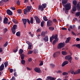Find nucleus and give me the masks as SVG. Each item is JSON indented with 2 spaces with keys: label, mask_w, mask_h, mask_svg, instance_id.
<instances>
[{
  "label": "nucleus",
  "mask_w": 80,
  "mask_h": 80,
  "mask_svg": "<svg viewBox=\"0 0 80 80\" xmlns=\"http://www.w3.org/2000/svg\"><path fill=\"white\" fill-rule=\"evenodd\" d=\"M32 9V6H28L26 9H24V13L25 15H27L28 12H29L30 10Z\"/></svg>",
  "instance_id": "nucleus-1"
},
{
  "label": "nucleus",
  "mask_w": 80,
  "mask_h": 80,
  "mask_svg": "<svg viewBox=\"0 0 80 80\" xmlns=\"http://www.w3.org/2000/svg\"><path fill=\"white\" fill-rule=\"evenodd\" d=\"M66 10H69L71 8V4L70 3L63 5Z\"/></svg>",
  "instance_id": "nucleus-2"
},
{
  "label": "nucleus",
  "mask_w": 80,
  "mask_h": 80,
  "mask_svg": "<svg viewBox=\"0 0 80 80\" xmlns=\"http://www.w3.org/2000/svg\"><path fill=\"white\" fill-rule=\"evenodd\" d=\"M65 60H68V61L71 63H72V58L71 56L68 55L66 56L65 57Z\"/></svg>",
  "instance_id": "nucleus-3"
},
{
  "label": "nucleus",
  "mask_w": 80,
  "mask_h": 80,
  "mask_svg": "<svg viewBox=\"0 0 80 80\" xmlns=\"http://www.w3.org/2000/svg\"><path fill=\"white\" fill-rule=\"evenodd\" d=\"M57 35L56 34L55 35H52V37H50V42H52V40L54 39V38L55 39V40H58V38H57Z\"/></svg>",
  "instance_id": "nucleus-4"
},
{
  "label": "nucleus",
  "mask_w": 80,
  "mask_h": 80,
  "mask_svg": "<svg viewBox=\"0 0 80 80\" xmlns=\"http://www.w3.org/2000/svg\"><path fill=\"white\" fill-rule=\"evenodd\" d=\"M64 47V44L63 43H60L58 45V49H61Z\"/></svg>",
  "instance_id": "nucleus-5"
},
{
  "label": "nucleus",
  "mask_w": 80,
  "mask_h": 80,
  "mask_svg": "<svg viewBox=\"0 0 80 80\" xmlns=\"http://www.w3.org/2000/svg\"><path fill=\"white\" fill-rule=\"evenodd\" d=\"M34 70L35 71V72H37L39 73H41V70H40V69L39 68H35L34 69Z\"/></svg>",
  "instance_id": "nucleus-6"
},
{
  "label": "nucleus",
  "mask_w": 80,
  "mask_h": 80,
  "mask_svg": "<svg viewBox=\"0 0 80 80\" xmlns=\"http://www.w3.org/2000/svg\"><path fill=\"white\" fill-rule=\"evenodd\" d=\"M34 18H35V20L38 23H40V20L38 17L37 16H35L34 17Z\"/></svg>",
  "instance_id": "nucleus-7"
},
{
  "label": "nucleus",
  "mask_w": 80,
  "mask_h": 80,
  "mask_svg": "<svg viewBox=\"0 0 80 80\" xmlns=\"http://www.w3.org/2000/svg\"><path fill=\"white\" fill-rule=\"evenodd\" d=\"M52 22L51 20H48L47 22V26L48 27H50L51 25H52Z\"/></svg>",
  "instance_id": "nucleus-8"
},
{
  "label": "nucleus",
  "mask_w": 80,
  "mask_h": 80,
  "mask_svg": "<svg viewBox=\"0 0 80 80\" xmlns=\"http://www.w3.org/2000/svg\"><path fill=\"white\" fill-rule=\"evenodd\" d=\"M56 80V78L52 77H50V76L48 77L47 78V79H46V80Z\"/></svg>",
  "instance_id": "nucleus-9"
},
{
  "label": "nucleus",
  "mask_w": 80,
  "mask_h": 80,
  "mask_svg": "<svg viewBox=\"0 0 80 80\" xmlns=\"http://www.w3.org/2000/svg\"><path fill=\"white\" fill-rule=\"evenodd\" d=\"M6 12L9 15H12V12L9 9L7 10Z\"/></svg>",
  "instance_id": "nucleus-10"
},
{
  "label": "nucleus",
  "mask_w": 80,
  "mask_h": 80,
  "mask_svg": "<svg viewBox=\"0 0 80 80\" xmlns=\"http://www.w3.org/2000/svg\"><path fill=\"white\" fill-rule=\"evenodd\" d=\"M68 63V61H65L62 64V67H64L66 65H67Z\"/></svg>",
  "instance_id": "nucleus-11"
},
{
  "label": "nucleus",
  "mask_w": 80,
  "mask_h": 80,
  "mask_svg": "<svg viewBox=\"0 0 80 80\" xmlns=\"http://www.w3.org/2000/svg\"><path fill=\"white\" fill-rule=\"evenodd\" d=\"M22 20L23 22V25L24 26H25L26 23H27V19H22Z\"/></svg>",
  "instance_id": "nucleus-12"
},
{
  "label": "nucleus",
  "mask_w": 80,
  "mask_h": 80,
  "mask_svg": "<svg viewBox=\"0 0 80 80\" xmlns=\"http://www.w3.org/2000/svg\"><path fill=\"white\" fill-rule=\"evenodd\" d=\"M3 23L5 24H7L8 23V18H4L3 21Z\"/></svg>",
  "instance_id": "nucleus-13"
},
{
  "label": "nucleus",
  "mask_w": 80,
  "mask_h": 80,
  "mask_svg": "<svg viewBox=\"0 0 80 80\" xmlns=\"http://www.w3.org/2000/svg\"><path fill=\"white\" fill-rule=\"evenodd\" d=\"M4 64H2L0 67V71H2V70H3V69H4Z\"/></svg>",
  "instance_id": "nucleus-14"
},
{
  "label": "nucleus",
  "mask_w": 80,
  "mask_h": 80,
  "mask_svg": "<svg viewBox=\"0 0 80 80\" xmlns=\"http://www.w3.org/2000/svg\"><path fill=\"white\" fill-rule=\"evenodd\" d=\"M69 72H70L71 74H73L74 75H75V74H76V72H74V71L72 69H71L70 70Z\"/></svg>",
  "instance_id": "nucleus-15"
},
{
  "label": "nucleus",
  "mask_w": 80,
  "mask_h": 80,
  "mask_svg": "<svg viewBox=\"0 0 80 80\" xmlns=\"http://www.w3.org/2000/svg\"><path fill=\"white\" fill-rule=\"evenodd\" d=\"M68 0H62V3L63 5H64V4L67 3Z\"/></svg>",
  "instance_id": "nucleus-16"
},
{
  "label": "nucleus",
  "mask_w": 80,
  "mask_h": 80,
  "mask_svg": "<svg viewBox=\"0 0 80 80\" xmlns=\"http://www.w3.org/2000/svg\"><path fill=\"white\" fill-rule=\"evenodd\" d=\"M38 9L41 10V11H43V7L42 6L39 5Z\"/></svg>",
  "instance_id": "nucleus-17"
},
{
  "label": "nucleus",
  "mask_w": 80,
  "mask_h": 80,
  "mask_svg": "<svg viewBox=\"0 0 80 80\" xmlns=\"http://www.w3.org/2000/svg\"><path fill=\"white\" fill-rule=\"evenodd\" d=\"M60 51H58L55 52L53 55V56L54 57H55V55H58V54H60Z\"/></svg>",
  "instance_id": "nucleus-18"
},
{
  "label": "nucleus",
  "mask_w": 80,
  "mask_h": 80,
  "mask_svg": "<svg viewBox=\"0 0 80 80\" xmlns=\"http://www.w3.org/2000/svg\"><path fill=\"white\" fill-rule=\"evenodd\" d=\"M44 40L45 42H48V36H46L44 38Z\"/></svg>",
  "instance_id": "nucleus-19"
},
{
  "label": "nucleus",
  "mask_w": 80,
  "mask_h": 80,
  "mask_svg": "<svg viewBox=\"0 0 80 80\" xmlns=\"http://www.w3.org/2000/svg\"><path fill=\"white\" fill-rule=\"evenodd\" d=\"M72 11L73 12H75L77 11V8H76V6H73V7L72 8Z\"/></svg>",
  "instance_id": "nucleus-20"
},
{
  "label": "nucleus",
  "mask_w": 80,
  "mask_h": 80,
  "mask_svg": "<svg viewBox=\"0 0 80 80\" xmlns=\"http://www.w3.org/2000/svg\"><path fill=\"white\" fill-rule=\"evenodd\" d=\"M71 39V38L68 37L67 38V40L66 41L65 43H68L69 42V41H70V40Z\"/></svg>",
  "instance_id": "nucleus-21"
},
{
  "label": "nucleus",
  "mask_w": 80,
  "mask_h": 80,
  "mask_svg": "<svg viewBox=\"0 0 80 80\" xmlns=\"http://www.w3.org/2000/svg\"><path fill=\"white\" fill-rule=\"evenodd\" d=\"M62 53L63 55H67V52L66 51H62Z\"/></svg>",
  "instance_id": "nucleus-22"
},
{
  "label": "nucleus",
  "mask_w": 80,
  "mask_h": 80,
  "mask_svg": "<svg viewBox=\"0 0 80 80\" xmlns=\"http://www.w3.org/2000/svg\"><path fill=\"white\" fill-rule=\"evenodd\" d=\"M12 21L13 23H15V24H17V23H18V21H17V20L15 19H13L12 20Z\"/></svg>",
  "instance_id": "nucleus-23"
},
{
  "label": "nucleus",
  "mask_w": 80,
  "mask_h": 80,
  "mask_svg": "<svg viewBox=\"0 0 80 80\" xmlns=\"http://www.w3.org/2000/svg\"><path fill=\"white\" fill-rule=\"evenodd\" d=\"M49 29L50 30L53 31V30H54V29H55V28L54 27H50L49 28Z\"/></svg>",
  "instance_id": "nucleus-24"
},
{
  "label": "nucleus",
  "mask_w": 80,
  "mask_h": 80,
  "mask_svg": "<svg viewBox=\"0 0 80 80\" xmlns=\"http://www.w3.org/2000/svg\"><path fill=\"white\" fill-rule=\"evenodd\" d=\"M73 3L74 5L73 6H76V5L77 3V1H76V0H74L73 2Z\"/></svg>",
  "instance_id": "nucleus-25"
},
{
  "label": "nucleus",
  "mask_w": 80,
  "mask_h": 80,
  "mask_svg": "<svg viewBox=\"0 0 80 80\" xmlns=\"http://www.w3.org/2000/svg\"><path fill=\"white\" fill-rule=\"evenodd\" d=\"M43 20L45 21V22H47V21H48V19L47 18L46 16H44L43 17Z\"/></svg>",
  "instance_id": "nucleus-26"
},
{
  "label": "nucleus",
  "mask_w": 80,
  "mask_h": 80,
  "mask_svg": "<svg viewBox=\"0 0 80 80\" xmlns=\"http://www.w3.org/2000/svg\"><path fill=\"white\" fill-rule=\"evenodd\" d=\"M21 63L22 65H24L25 63V61L23 59H21Z\"/></svg>",
  "instance_id": "nucleus-27"
},
{
  "label": "nucleus",
  "mask_w": 80,
  "mask_h": 80,
  "mask_svg": "<svg viewBox=\"0 0 80 80\" xmlns=\"http://www.w3.org/2000/svg\"><path fill=\"white\" fill-rule=\"evenodd\" d=\"M30 23L31 24H33V18L32 17L31 18Z\"/></svg>",
  "instance_id": "nucleus-28"
},
{
  "label": "nucleus",
  "mask_w": 80,
  "mask_h": 80,
  "mask_svg": "<svg viewBox=\"0 0 80 80\" xmlns=\"http://www.w3.org/2000/svg\"><path fill=\"white\" fill-rule=\"evenodd\" d=\"M28 49L29 50H32V43H30L28 46Z\"/></svg>",
  "instance_id": "nucleus-29"
},
{
  "label": "nucleus",
  "mask_w": 80,
  "mask_h": 80,
  "mask_svg": "<svg viewBox=\"0 0 80 80\" xmlns=\"http://www.w3.org/2000/svg\"><path fill=\"white\" fill-rule=\"evenodd\" d=\"M77 7L78 10H79V9L80 8V4H79V3H78L77 4Z\"/></svg>",
  "instance_id": "nucleus-30"
},
{
  "label": "nucleus",
  "mask_w": 80,
  "mask_h": 80,
  "mask_svg": "<svg viewBox=\"0 0 80 80\" xmlns=\"http://www.w3.org/2000/svg\"><path fill=\"white\" fill-rule=\"evenodd\" d=\"M4 65L5 67H7L8 65V62H5L4 63Z\"/></svg>",
  "instance_id": "nucleus-31"
},
{
  "label": "nucleus",
  "mask_w": 80,
  "mask_h": 80,
  "mask_svg": "<svg viewBox=\"0 0 80 80\" xmlns=\"http://www.w3.org/2000/svg\"><path fill=\"white\" fill-rule=\"evenodd\" d=\"M24 56L23 54H21V60H23V59H24Z\"/></svg>",
  "instance_id": "nucleus-32"
},
{
  "label": "nucleus",
  "mask_w": 80,
  "mask_h": 80,
  "mask_svg": "<svg viewBox=\"0 0 80 80\" xmlns=\"http://www.w3.org/2000/svg\"><path fill=\"white\" fill-rule=\"evenodd\" d=\"M16 35L17 37H19L20 35V32H18L16 33Z\"/></svg>",
  "instance_id": "nucleus-33"
},
{
  "label": "nucleus",
  "mask_w": 80,
  "mask_h": 80,
  "mask_svg": "<svg viewBox=\"0 0 80 80\" xmlns=\"http://www.w3.org/2000/svg\"><path fill=\"white\" fill-rule=\"evenodd\" d=\"M76 16H80V12H78L75 14Z\"/></svg>",
  "instance_id": "nucleus-34"
},
{
  "label": "nucleus",
  "mask_w": 80,
  "mask_h": 80,
  "mask_svg": "<svg viewBox=\"0 0 80 80\" xmlns=\"http://www.w3.org/2000/svg\"><path fill=\"white\" fill-rule=\"evenodd\" d=\"M62 75H64V76H65L66 75H68V72H64L62 73Z\"/></svg>",
  "instance_id": "nucleus-35"
},
{
  "label": "nucleus",
  "mask_w": 80,
  "mask_h": 80,
  "mask_svg": "<svg viewBox=\"0 0 80 80\" xmlns=\"http://www.w3.org/2000/svg\"><path fill=\"white\" fill-rule=\"evenodd\" d=\"M76 74H78L79 73H80V69H78L76 72Z\"/></svg>",
  "instance_id": "nucleus-36"
},
{
  "label": "nucleus",
  "mask_w": 80,
  "mask_h": 80,
  "mask_svg": "<svg viewBox=\"0 0 80 80\" xmlns=\"http://www.w3.org/2000/svg\"><path fill=\"white\" fill-rule=\"evenodd\" d=\"M16 27H17V25H16V24L14 25L13 26V28H12V29H14V30H16Z\"/></svg>",
  "instance_id": "nucleus-37"
},
{
  "label": "nucleus",
  "mask_w": 80,
  "mask_h": 80,
  "mask_svg": "<svg viewBox=\"0 0 80 80\" xmlns=\"http://www.w3.org/2000/svg\"><path fill=\"white\" fill-rule=\"evenodd\" d=\"M44 24V21H42L41 23V25L42 27H43Z\"/></svg>",
  "instance_id": "nucleus-38"
},
{
  "label": "nucleus",
  "mask_w": 80,
  "mask_h": 80,
  "mask_svg": "<svg viewBox=\"0 0 80 80\" xmlns=\"http://www.w3.org/2000/svg\"><path fill=\"white\" fill-rule=\"evenodd\" d=\"M17 12L18 13H22V10L19 9L17 10Z\"/></svg>",
  "instance_id": "nucleus-39"
},
{
  "label": "nucleus",
  "mask_w": 80,
  "mask_h": 80,
  "mask_svg": "<svg viewBox=\"0 0 80 80\" xmlns=\"http://www.w3.org/2000/svg\"><path fill=\"white\" fill-rule=\"evenodd\" d=\"M42 6L44 8H45V7H47V4H46V3L43 4H42Z\"/></svg>",
  "instance_id": "nucleus-40"
},
{
  "label": "nucleus",
  "mask_w": 80,
  "mask_h": 80,
  "mask_svg": "<svg viewBox=\"0 0 80 80\" xmlns=\"http://www.w3.org/2000/svg\"><path fill=\"white\" fill-rule=\"evenodd\" d=\"M23 50L22 49H20L19 51V53H20L22 54V53H23Z\"/></svg>",
  "instance_id": "nucleus-41"
},
{
  "label": "nucleus",
  "mask_w": 80,
  "mask_h": 80,
  "mask_svg": "<svg viewBox=\"0 0 80 80\" xmlns=\"http://www.w3.org/2000/svg\"><path fill=\"white\" fill-rule=\"evenodd\" d=\"M33 53V51L32 50H30L28 52V55L29 54H32Z\"/></svg>",
  "instance_id": "nucleus-42"
},
{
  "label": "nucleus",
  "mask_w": 80,
  "mask_h": 80,
  "mask_svg": "<svg viewBox=\"0 0 80 80\" xmlns=\"http://www.w3.org/2000/svg\"><path fill=\"white\" fill-rule=\"evenodd\" d=\"M76 47H77V48H78L80 49V44H78L76 45Z\"/></svg>",
  "instance_id": "nucleus-43"
},
{
  "label": "nucleus",
  "mask_w": 80,
  "mask_h": 80,
  "mask_svg": "<svg viewBox=\"0 0 80 80\" xmlns=\"http://www.w3.org/2000/svg\"><path fill=\"white\" fill-rule=\"evenodd\" d=\"M12 31L13 34H15V29H12Z\"/></svg>",
  "instance_id": "nucleus-44"
},
{
  "label": "nucleus",
  "mask_w": 80,
  "mask_h": 80,
  "mask_svg": "<svg viewBox=\"0 0 80 80\" xmlns=\"http://www.w3.org/2000/svg\"><path fill=\"white\" fill-rule=\"evenodd\" d=\"M41 31V29L39 28L37 30L36 32H37V33H38V32H40Z\"/></svg>",
  "instance_id": "nucleus-45"
},
{
  "label": "nucleus",
  "mask_w": 80,
  "mask_h": 80,
  "mask_svg": "<svg viewBox=\"0 0 80 80\" xmlns=\"http://www.w3.org/2000/svg\"><path fill=\"white\" fill-rule=\"evenodd\" d=\"M43 61H41L40 63L39 64V66H42V65H43Z\"/></svg>",
  "instance_id": "nucleus-46"
},
{
  "label": "nucleus",
  "mask_w": 80,
  "mask_h": 80,
  "mask_svg": "<svg viewBox=\"0 0 80 80\" xmlns=\"http://www.w3.org/2000/svg\"><path fill=\"white\" fill-rule=\"evenodd\" d=\"M58 40H54L53 42H52V44L53 45H54L55 44V43H56V41H57Z\"/></svg>",
  "instance_id": "nucleus-47"
},
{
  "label": "nucleus",
  "mask_w": 80,
  "mask_h": 80,
  "mask_svg": "<svg viewBox=\"0 0 80 80\" xmlns=\"http://www.w3.org/2000/svg\"><path fill=\"white\" fill-rule=\"evenodd\" d=\"M7 45H8V42H7L4 45V46L5 47H7Z\"/></svg>",
  "instance_id": "nucleus-48"
},
{
  "label": "nucleus",
  "mask_w": 80,
  "mask_h": 80,
  "mask_svg": "<svg viewBox=\"0 0 80 80\" xmlns=\"http://www.w3.org/2000/svg\"><path fill=\"white\" fill-rule=\"evenodd\" d=\"M11 9L12 10H15V8L14 7H11Z\"/></svg>",
  "instance_id": "nucleus-49"
},
{
  "label": "nucleus",
  "mask_w": 80,
  "mask_h": 80,
  "mask_svg": "<svg viewBox=\"0 0 80 80\" xmlns=\"http://www.w3.org/2000/svg\"><path fill=\"white\" fill-rule=\"evenodd\" d=\"M7 2V0H2L0 2V3H1V2Z\"/></svg>",
  "instance_id": "nucleus-50"
},
{
  "label": "nucleus",
  "mask_w": 80,
  "mask_h": 80,
  "mask_svg": "<svg viewBox=\"0 0 80 80\" xmlns=\"http://www.w3.org/2000/svg\"><path fill=\"white\" fill-rule=\"evenodd\" d=\"M26 43L28 45H30V43H31V42H30L29 41H27V42H26Z\"/></svg>",
  "instance_id": "nucleus-51"
},
{
  "label": "nucleus",
  "mask_w": 80,
  "mask_h": 80,
  "mask_svg": "<svg viewBox=\"0 0 80 80\" xmlns=\"http://www.w3.org/2000/svg\"><path fill=\"white\" fill-rule=\"evenodd\" d=\"M45 35V32H42L41 33V35H43V36H44Z\"/></svg>",
  "instance_id": "nucleus-52"
},
{
  "label": "nucleus",
  "mask_w": 80,
  "mask_h": 80,
  "mask_svg": "<svg viewBox=\"0 0 80 80\" xmlns=\"http://www.w3.org/2000/svg\"><path fill=\"white\" fill-rule=\"evenodd\" d=\"M14 75L15 76V77H17V74L16 72H15L14 73Z\"/></svg>",
  "instance_id": "nucleus-53"
},
{
  "label": "nucleus",
  "mask_w": 80,
  "mask_h": 80,
  "mask_svg": "<svg viewBox=\"0 0 80 80\" xmlns=\"http://www.w3.org/2000/svg\"><path fill=\"white\" fill-rule=\"evenodd\" d=\"M50 66H51V67H55V65L52 64H50Z\"/></svg>",
  "instance_id": "nucleus-54"
},
{
  "label": "nucleus",
  "mask_w": 80,
  "mask_h": 80,
  "mask_svg": "<svg viewBox=\"0 0 80 80\" xmlns=\"http://www.w3.org/2000/svg\"><path fill=\"white\" fill-rule=\"evenodd\" d=\"M13 69H10V72L11 73H12V72H13Z\"/></svg>",
  "instance_id": "nucleus-55"
},
{
  "label": "nucleus",
  "mask_w": 80,
  "mask_h": 80,
  "mask_svg": "<svg viewBox=\"0 0 80 80\" xmlns=\"http://www.w3.org/2000/svg\"><path fill=\"white\" fill-rule=\"evenodd\" d=\"M15 80V78L14 77H12V78L11 79V80Z\"/></svg>",
  "instance_id": "nucleus-56"
},
{
  "label": "nucleus",
  "mask_w": 80,
  "mask_h": 80,
  "mask_svg": "<svg viewBox=\"0 0 80 80\" xmlns=\"http://www.w3.org/2000/svg\"><path fill=\"white\" fill-rule=\"evenodd\" d=\"M72 35H74V36H75V35H76V34H75V33H74V32H73L72 31Z\"/></svg>",
  "instance_id": "nucleus-57"
},
{
  "label": "nucleus",
  "mask_w": 80,
  "mask_h": 80,
  "mask_svg": "<svg viewBox=\"0 0 80 80\" xmlns=\"http://www.w3.org/2000/svg\"><path fill=\"white\" fill-rule=\"evenodd\" d=\"M80 38H77L76 39V41H77V42H78L79 41H80Z\"/></svg>",
  "instance_id": "nucleus-58"
},
{
  "label": "nucleus",
  "mask_w": 80,
  "mask_h": 80,
  "mask_svg": "<svg viewBox=\"0 0 80 80\" xmlns=\"http://www.w3.org/2000/svg\"><path fill=\"white\" fill-rule=\"evenodd\" d=\"M27 20L28 23H29V24H30V22L29 19H27Z\"/></svg>",
  "instance_id": "nucleus-59"
},
{
  "label": "nucleus",
  "mask_w": 80,
  "mask_h": 80,
  "mask_svg": "<svg viewBox=\"0 0 80 80\" xmlns=\"http://www.w3.org/2000/svg\"><path fill=\"white\" fill-rule=\"evenodd\" d=\"M61 29L62 30H67V28H62Z\"/></svg>",
  "instance_id": "nucleus-60"
},
{
  "label": "nucleus",
  "mask_w": 80,
  "mask_h": 80,
  "mask_svg": "<svg viewBox=\"0 0 80 80\" xmlns=\"http://www.w3.org/2000/svg\"><path fill=\"white\" fill-rule=\"evenodd\" d=\"M18 50V49H15V50H14L13 51L15 53H16V52H17Z\"/></svg>",
  "instance_id": "nucleus-61"
},
{
  "label": "nucleus",
  "mask_w": 80,
  "mask_h": 80,
  "mask_svg": "<svg viewBox=\"0 0 80 80\" xmlns=\"http://www.w3.org/2000/svg\"><path fill=\"white\" fill-rule=\"evenodd\" d=\"M32 59L30 58H29L28 59V61L29 62H32Z\"/></svg>",
  "instance_id": "nucleus-62"
},
{
  "label": "nucleus",
  "mask_w": 80,
  "mask_h": 80,
  "mask_svg": "<svg viewBox=\"0 0 80 80\" xmlns=\"http://www.w3.org/2000/svg\"><path fill=\"white\" fill-rule=\"evenodd\" d=\"M58 73H62V71L60 70H58L57 71Z\"/></svg>",
  "instance_id": "nucleus-63"
},
{
  "label": "nucleus",
  "mask_w": 80,
  "mask_h": 80,
  "mask_svg": "<svg viewBox=\"0 0 80 80\" xmlns=\"http://www.w3.org/2000/svg\"><path fill=\"white\" fill-rule=\"evenodd\" d=\"M17 5H20V1H17Z\"/></svg>",
  "instance_id": "nucleus-64"
}]
</instances>
